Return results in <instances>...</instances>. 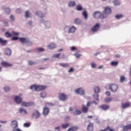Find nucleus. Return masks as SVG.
Returning <instances> with one entry per match:
<instances>
[{
    "instance_id": "3c124183",
    "label": "nucleus",
    "mask_w": 131,
    "mask_h": 131,
    "mask_svg": "<svg viewBox=\"0 0 131 131\" xmlns=\"http://www.w3.org/2000/svg\"><path fill=\"white\" fill-rule=\"evenodd\" d=\"M20 38L18 37H13L12 38V40H18Z\"/></svg>"
},
{
    "instance_id": "8fccbe9b",
    "label": "nucleus",
    "mask_w": 131,
    "mask_h": 131,
    "mask_svg": "<svg viewBox=\"0 0 131 131\" xmlns=\"http://www.w3.org/2000/svg\"><path fill=\"white\" fill-rule=\"evenodd\" d=\"M29 65H33V64H35V62H33L31 60L28 61Z\"/></svg>"
},
{
    "instance_id": "bf43d9fd",
    "label": "nucleus",
    "mask_w": 131,
    "mask_h": 131,
    "mask_svg": "<svg viewBox=\"0 0 131 131\" xmlns=\"http://www.w3.org/2000/svg\"><path fill=\"white\" fill-rule=\"evenodd\" d=\"M6 11L7 13L8 14H9V13H10V12L11 10H10V9L7 8V9H6Z\"/></svg>"
},
{
    "instance_id": "69168bd1",
    "label": "nucleus",
    "mask_w": 131,
    "mask_h": 131,
    "mask_svg": "<svg viewBox=\"0 0 131 131\" xmlns=\"http://www.w3.org/2000/svg\"><path fill=\"white\" fill-rule=\"evenodd\" d=\"M55 129H58V130H59V131H60V127H59V126L56 127H55Z\"/></svg>"
},
{
    "instance_id": "f03ea898",
    "label": "nucleus",
    "mask_w": 131,
    "mask_h": 131,
    "mask_svg": "<svg viewBox=\"0 0 131 131\" xmlns=\"http://www.w3.org/2000/svg\"><path fill=\"white\" fill-rule=\"evenodd\" d=\"M19 40L21 43H28L27 45V47H31V46L33 45L32 42L30 41L29 40V38H19Z\"/></svg>"
},
{
    "instance_id": "603ef678",
    "label": "nucleus",
    "mask_w": 131,
    "mask_h": 131,
    "mask_svg": "<svg viewBox=\"0 0 131 131\" xmlns=\"http://www.w3.org/2000/svg\"><path fill=\"white\" fill-rule=\"evenodd\" d=\"M106 128L107 129V131L108 130H109V131H114V130H113V129H111V128L109 126H107L106 127Z\"/></svg>"
},
{
    "instance_id": "ddd939ff",
    "label": "nucleus",
    "mask_w": 131,
    "mask_h": 131,
    "mask_svg": "<svg viewBox=\"0 0 131 131\" xmlns=\"http://www.w3.org/2000/svg\"><path fill=\"white\" fill-rule=\"evenodd\" d=\"M5 55H7V56H10L11 54H12V51H11V49L6 48L5 50Z\"/></svg>"
},
{
    "instance_id": "72a5a7b5",
    "label": "nucleus",
    "mask_w": 131,
    "mask_h": 131,
    "mask_svg": "<svg viewBox=\"0 0 131 131\" xmlns=\"http://www.w3.org/2000/svg\"><path fill=\"white\" fill-rule=\"evenodd\" d=\"M94 92L96 94H98V93H100V88H99V87L97 86L95 87L94 88Z\"/></svg>"
},
{
    "instance_id": "13d9d810",
    "label": "nucleus",
    "mask_w": 131,
    "mask_h": 131,
    "mask_svg": "<svg viewBox=\"0 0 131 131\" xmlns=\"http://www.w3.org/2000/svg\"><path fill=\"white\" fill-rule=\"evenodd\" d=\"M10 19L11 20H12V21H14V20H15V17H14L13 15H11Z\"/></svg>"
},
{
    "instance_id": "c9c22d12",
    "label": "nucleus",
    "mask_w": 131,
    "mask_h": 131,
    "mask_svg": "<svg viewBox=\"0 0 131 131\" xmlns=\"http://www.w3.org/2000/svg\"><path fill=\"white\" fill-rule=\"evenodd\" d=\"M105 101L106 103H109L110 102H111V101H112V99L109 97H107L105 99Z\"/></svg>"
},
{
    "instance_id": "c756f323",
    "label": "nucleus",
    "mask_w": 131,
    "mask_h": 131,
    "mask_svg": "<svg viewBox=\"0 0 131 131\" xmlns=\"http://www.w3.org/2000/svg\"><path fill=\"white\" fill-rule=\"evenodd\" d=\"M75 5H76L75 2H74V1H70L69 3V7H74Z\"/></svg>"
},
{
    "instance_id": "5fc2aeb1",
    "label": "nucleus",
    "mask_w": 131,
    "mask_h": 131,
    "mask_svg": "<svg viewBox=\"0 0 131 131\" xmlns=\"http://www.w3.org/2000/svg\"><path fill=\"white\" fill-rule=\"evenodd\" d=\"M12 35H14L15 36H17V35H19V33L14 32L12 33Z\"/></svg>"
},
{
    "instance_id": "1a4fd4ad",
    "label": "nucleus",
    "mask_w": 131,
    "mask_h": 131,
    "mask_svg": "<svg viewBox=\"0 0 131 131\" xmlns=\"http://www.w3.org/2000/svg\"><path fill=\"white\" fill-rule=\"evenodd\" d=\"M1 65L3 66V67H11L13 66L12 63H10L7 61H3L1 63Z\"/></svg>"
},
{
    "instance_id": "f704fd0d",
    "label": "nucleus",
    "mask_w": 131,
    "mask_h": 131,
    "mask_svg": "<svg viewBox=\"0 0 131 131\" xmlns=\"http://www.w3.org/2000/svg\"><path fill=\"white\" fill-rule=\"evenodd\" d=\"M76 9L77 11H81L82 10V7L81 6V5H77Z\"/></svg>"
},
{
    "instance_id": "20e7f679",
    "label": "nucleus",
    "mask_w": 131,
    "mask_h": 131,
    "mask_svg": "<svg viewBox=\"0 0 131 131\" xmlns=\"http://www.w3.org/2000/svg\"><path fill=\"white\" fill-rule=\"evenodd\" d=\"M107 86L108 87L109 90L113 93H116L117 90H118V86L115 84H108Z\"/></svg>"
},
{
    "instance_id": "0eeeda50",
    "label": "nucleus",
    "mask_w": 131,
    "mask_h": 131,
    "mask_svg": "<svg viewBox=\"0 0 131 131\" xmlns=\"http://www.w3.org/2000/svg\"><path fill=\"white\" fill-rule=\"evenodd\" d=\"M33 118L37 119L40 117V113L37 110H35L32 115Z\"/></svg>"
},
{
    "instance_id": "bb28decb",
    "label": "nucleus",
    "mask_w": 131,
    "mask_h": 131,
    "mask_svg": "<svg viewBox=\"0 0 131 131\" xmlns=\"http://www.w3.org/2000/svg\"><path fill=\"white\" fill-rule=\"evenodd\" d=\"M82 16H83L84 19L86 20V19H88V12H86V11H83Z\"/></svg>"
},
{
    "instance_id": "c85d7f7f",
    "label": "nucleus",
    "mask_w": 131,
    "mask_h": 131,
    "mask_svg": "<svg viewBox=\"0 0 131 131\" xmlns=\"http://www.w3.org/2000/svg\"><path fill=\"white\" fill-rule=\"evenodd\" d=\"M69 126H70V124L69 123H66L63 124L61 126V127L63 129L67 128V127H69Z\"/></svg>"
},
{
    "instance_id": "864d4df0",
    "label": "nucleus",
    "mask_w": 131,
    "mask_h": 131,
    "mask_svg": "<svg viewBox=\"0 0 131 131\" xmlns=\"http://www.w3.org/2000/svg\"><path fill=\"white\" fill-rule=\"evenodd\" d=\"M37 51H38V52H43L45 49L43 48H38Z\"/></svg>"
},
{
    "instance_id": "e433bc0d",
    "label": "nucleus",
    "mask_w": 131,
    "mask_h": 131,
    "mask_svg": "<svg viewBox=\"0 0 131 131\" xmlns=\"http://www.w3.org/2000/svg\"><path fill=\"white\" fill-rule=\"evenodd\" d=\"M41 98H46L47 97V93L46 92H42L40 94Z\"/></svg>"
},
{
    "instance_id": "58836bf2",
    "label": "nucleus",
    "mask_w": 131,
    "mask_h": 131,
    "mask_svg": "<svg viewBox=\"0 0 131 131\" xmlns=\"http://www.w3.org/2000/svg\"><path fill=\"white\" fill-rule=\"evenodd\" d=\"M25 16H26V18H29L30 17V13L28 11L26 12Z\"/></svg>"
},
{
    "instance_id": "f257e3e1",
    "label": "nucleus",
    "mask_w": 131,
    "mask_h": 131,
    "mask_svg": "<svg viewBox=\"0 0 131 131\" xmlns=\"http://www.w3.org/2000/svg\"><path fill=\"white\" fill-rule=\"evenodd\" d=\"M30 90H34L36 92H41V91H45L47 89L46 86L40 85H32L30 88Z\"/></svg>"
},
{
    "instance_id": "a211bd4d",
    "label": "nucleus",
    "mask_w": 131,
    "mask_h": 131,
    "mask_svg": "<svg viewBox=\"0 0 131 131\" xmlns=\"http://www.w3.org/2000/svg\"><path fill=\"white\" fill-rule=\"evenodd\" d=\"M100 108L102 109V110L106 111V110H108V109H109V106L104 104V105L100 106Z\"/></svg>"
},
{
    "instance_id": "473e14b6",
    "label": "nucleus",
    "mask_w": 131,
    "mask_h": 131,
    "mask_svg": "<svg viewBox=\"0 0 131 131\" xmlns=\"http://www.w3.org/2000/svg\"><path fill=\"white\" fill-rule=\"evenodd\" d=\"M111 66H117L118 65V61H112Z\"/></svg>"
},
{
    "instance_id": "49530a36",
    "label": "nucleus",
    "mask_w": 131,
    "mask_h": 131,
    "mask_svg": "<svg viewBox=\"0 0 131 131\" xmlns=\"http://www.w3.org/2000/svg\"><path fill=\"white\" fill-rule=\"evenodd\" d=\"M75 56H76L77 58H80V57H81V55L77 52L75 54Z\"/></svg>"
},
{
    "instance_id": "6ab92c4d",
    "label": "nucleus",
    "mask_w": 131,
    "mask_h": 131,
    "mask_svg": "<svg viewBox=\"0 0 131 131\" xmlns=\"http://www.w3.org/2000/svg\"><path fill=\"white\" fill-rule=\"evenodd\" d=\"M76 28L74 26H73V27H72L70 29V30H69L68 33H73V32H75V31H76Z\"/></svg>"
},
{
    "instance_id": "4d7b16f0",
    "label": "nucleus",
    "mask_w": 131,
    "mask_h": 131,
    "mask_svg": "<svg viewBox=\"0 0 131 131\" xmlns=\"http://www.w3.org/2000/svg\"><path fill=\"white\" fill-rule=\"evenodd\" d=\"M73 71H74V70L72 68H71V69L69 70L68 72H73Z\"/></svg>"
},
{
    "instance_id": "412c9836",
    "label": "nucleus",
    "mask_w": 131,
    "mask_h": 131,
    "mask_svg": "<svg viewBox=\"0 0 131 131\" xmlns=\"http://www.w3.org/2000/svg\"><path fill=\"white\" fill-rule=\"evenodd\" d=\"M122 107L123 108H127V107H130V103H125L122 104Z\"/></svg>"
},
{
    "instance_id": "5701e85b",
    "label": "nucleus",
    "mask_w": 131,
    "mask_h": 131,
    "mask_svg": "<svg viewBox=\"0 0 131 131\" xmlns=\"http://www.w3.org/2000/svg\"><path fill=\"white\" fill-rule=\"evenodd\" d=\"M123 129L124 131H127L128 129H131V124L124 126L123 127Z\"/></svg>"
},
{
    "instance_id": "c03bdc74",
    "label": "nucleus",
    "mask_w": 131,
    "mask_h": 131,
    "mask_svg": "<svg viewBox=\"0 0 131 131\" xmlns=\"http://www.w3.org/2000/svg\"><path fill=\"white\" fill-rule=\"evenodd\" d=\"M125 80V77L124 76H121L120 79V82H123Z\"/></svg>"
},
{
    "instance_id": "cd10ccee",
    "label": "nucleus",
    "mask_w": 131,
    "mask_h": 131,
    "mask_svg": "<svg viewBox=\"0 0 131 131\" xmlns=\"http://www.w3.org/2000/svg\"><path fill=\"white\" fill-rule=\"evenodd\" d=\"M12 125L14 126V128L18 127V122L16 120H14L12 121Z\"/></svg>"
},
{
    "instance_id": "0e129e2a",
    "label": "nucleus",
    "mask_w": 131,
    "mask_h": 131,
    "mask_svg": "<svg viewBox=\"0 0 131 131\" xmlns=\"http://www.w3.org/2000/svg\"><path fill=\"white\" fill-rule=\"evenodd\" d=\"M5 26H8V23L7 22H4V23Z\"/></svg>"
},
{
    "instance_id": "338daca9",
    "label": "nucleus",
    "mask_w": 131,
    "mask_h": 131,
    "mask_svg": "<svg viewBox=\"0 0 131 131\" xmlns=\"http://www.w3.org/2000/svg\"><path fill=\"white\" fill-rule=\"evenodd\" d=\"M69 111H73V108H72V107H70L69 108Z\"/></svg>"
},
{
    "instance_id": "2f4dec72",
    "label": "nucleus",
    "mask_w": 131,
    "mask_h": 131,
    "mask_svg": "<svg viewBox=\"0 0 131 131\" xmlns=\"http://www.w3.org/2000/svg\"><path fill=\"white\" fill-rule=\"evenodd\" d=\"M59 65L60 66H61V67H64V68L69 67V65L68 63H59Z\"/></svg>"
},
{
    "instance_id": "e2e57ef3",
    "label": "nucleus",
    "mask_w": 131,
    "mask_h": 131,
    "mask_svg": "<svg viewBox=\"0 0 131 131\" xmlns=\"http://www.w3.org/2000/svg\"><path fill=\"white\" fill-rule=\"evenodd\" d=\"M21 12V9H17L16 10V13H20Z\"/></svg>"
},
{
    "instance_id": "39448f33",
    "label": "nucleus",
    "mask_w": 131,
    "mask_h": 131,
    "mask_svg": "<svg viewBox=\"0 0 131 131\" xmlns=\"http://www.w3.org/2000/svg\"><path fill=\"white\" fill-rule=\"evenodd\" d=\"M93 16L94 18H100V19H105L104 16L103 15V13H101L99 11H96L95 12H94Z\"/></svg>"
},
{
    "instance_id": "7ed1b4c3",
    "label": "nucleus",
    "mask_w": 131,
    "mask_h": 131,
    "mask_svg": "<svg viewBox=\"0 0 131 131\" xmlns=\"http://www.w3.org/2000/svg\"><path fill=\"white\" fill-rule=\"evenodd\" d=\"M112 12L110 7H104V10L102 13V15L104 16V18H107L108 15H110Z\"/></svg>"
},
{
    "instance_id": "2eb2a0df",
    "label": "nucleus",
    "mask_w": 131,
    "mask_h": 131,
    "mask_svg": "<svg viewBox=\"0 0 131 131\" xmlns=\"http://www.w3.org/2000/svg\"><path fill=\"white\" fill-rule=\"evenodd\" d=\"M56 47V44L54 43H51L48 46V48L49 50H53V49H55Z\"/></svg>"
},
{
    "instance_id": "a18cd8bd",
    "label": "nucleus",
    "mask_w": 131,
    "mask_h": 131,
    "mask_svg": "<svg viewBox=\"0 0 131 131\" xmlns=\"http://www.w3.org/2000/svg\"><path fill=\"white\" fill-rule=\"evenodd\" d=\"M24 127H29L30 126V123H25L24 124Z\"/></svg>"
},
{
    "instance_id": "4468645a",
    "label": "nucleus",
    "mask_w": 131,
    "mask_h": 131,
    "mask_svg": "<svg viewBox=\"0 0 131 131\" xmlns=\"http://www.w3.org/2000/svg\"><path fill=\"white\" fill-rule=\"evenodd\" d=\"M88 129L89 131H93L94 129V124H93V123H90L89 125H88Z\"/></svg>"
},
{
    "instance_id": "6e6552de",
    "label": "nucleus",
    "mask_w": 131,
    "mask_h": 131,
    "mask_svg": "<svg viewBox=\"0 0 131 131\" xmlns=\"http://www.w3.org/2000/svg\"><path fill=\"white\" fill-rule=\"evenodd\" d=\"M99 28H100V24H97L91 29V30L93 32H96L99 30Z\"/></svg>"
},
{
    "instance_id": "6e6d98bb",
    "label": "nucleus",
    "mask_w": 131,
    "mask_h": 131,
    "mask_svg": "<svg viewBox=\"0 0 131 131\" xmlns=\"http://www.w3.org/2000/svg\"><path fill=\"white\" fill-rule=\"evenodd\" d=\"M105 94L106 95V96H110L111 95V93H110V92L109 91H106L105 92Z\"/></svg>"
},
{
    "instance_id": "f8f14e48",
    "label": "nucleus",
    "mask_w": 131,
    "mask_h": 131,
    "mask_svg": "<svg viewBox=\"0 0 131 131\" xmlns=\"http://www.w3.org/2000/svg\"><path fill=\"white\" fill-rule=\"evenodd\" d=\"M76 93L78 95H84V90L82 88H79L76 91Z\"/></svg>"
},
{
    "instance_id": "09e8293b",
    "label": "nucleus",
    "mask_w": 131,
    "mask_h": 131,
    "mask_svg": "<svg viewBox=\"0 0 131 131\" xmlns=\"http://www.w3.org/2000/svg\"><path fill=\"white\" fill-rule=\"evenodd\" d=\"M91 67L92 68H96V67H97V65H96V63H95V62H92L91 63Z\"/></svg>"
},
{
    "instance_id": "f3484780",
    "label": "nucleus",
    "mask_w": 131,
    "mask_h": 131,
    "mask_svg": "<svg viewBox=\"0 0 131 131\" xmlns=\"http://www.w3.org/2000/svg\"><path fill=\"white\" fill-rule=\"evenodd\" d=\"M21 106H24L25 107H29V106H31V103L24 101L21 103Z\"/></svg>"
},
{
    "instance_id": "79ce46f5",
    "label": "nucleus",
    "mask_w": 131,
    "mask_h": 131,
    "mask_svg": "<svg viewBox=\"0 0 131 131\" xmlns=\"http://www.w3.org/2000/svg\"><path fill=\"white\" fill-rule=\"evenodd\" d=\"M94 99L96 101H99V95L97 94V95H94Z\"/></svg>"
},
{
    "instance_id": "7c9ffc66",
    "label": "nucleus",
    "mask_w": 131,
    "mask_h": 131,
    "mask_svg": "<svg viewBox=\"0 0 131 131\" xmlns=\"http://www.w3.org/2000/svg\"><path fill=\"white\" fill-rule=\"evenodd\" d=\"M75 24H77L78 25H79V24H81V20H80L78 18H76L75 20Z\"/></svg>"
},
{
    "instance_id": "052dcab7",
    "label": "nucleus",
    "mask_w": 131,
    "mask_h": 131,
    "mask_svg": "<svg viewBox=\"0 0 131 131\" xmlns=\"http://www.w3.org/2000/svg\"><path fill=\"white\" fill-rule=\"evenodd\" d=\"M92 104V103H91V102H88L87 103V107H90V106H91V105Z\"/></svg>"
},
{
    "instance_id": "9d476101",
    "label": "nucleus",
    "mask_w": 131,
    "mask_h": 131,
    "mask_svg": "<svg viewBox=\"0 0 131 131\" xmlns=\"http://www.w3.org/2000/svg\"><path fill=\"white\" fill-rule=\"evenodd\" d=\"M14 101L16 104H20L22 102V98L20 96H16L14 98Z\"/></svg>"
},
{
    "instance_id": "dca6fc26",
    "label": "nucleus",
    "mask_w": 131,
    "mask_h": 131,
    "mask_svg": "<svg viewBox=\"0 0 131 131\" xmlns=\"http://www.w3.org/2000/svg\"><path fill=\"white\" fill-rule=\"evenodd\" d=\"M78 129V127L74 126L69 128L67 131H76Z\"/></svg>"
},
{
    "instance_id": "774afa93",
    "label": "nucleus",
    "mask_w": 131,
    "mask_h": 131,
    "mask_svg": "<svg viewBox=\"0 0 131 131\" xmlns=\"http://www.w3.org/2000/svg\"><path fill=\"white\" fill-rule=\"evenodd\" d=\"M87 118H93V116H89L87 117Z\"/></svg>"
},
{
    "instance_id": "a878e982",
    "label": "nucleus",
    "mask_w": 131,
    "mask_h": 131,
    "mask_svg": "<svg viewBox=\"0 0 131 131\" xmlns=\"http://www.w3.org/2000/svg\"><path fill=\"white\" fill-rule=\"evenodd\" d=\"M19 112H20V113H21L22 114H27V112L26 111V110H24L22 107H21L19 109Z\"/></svg>"
},
{
    "instance_id": "423d86ee",
    "label": "nucleus",
    "mask_w": 131,
    "mask_h": 131,
    "mask_svg": "<svg viewBox=\"0 0 131 131\" xmlns=\"http://www.w3.org/2000/svg\"><path fill=\"white\" fill-rule=\"evenodd\" d=\"M59 100L61 101H66L67 100V96L65 95L64 93H60L58 95Z\"/></svg>"
},
{
    "instance_id": "393cba45",
    "label": "nucleus",
    "mask_w": 131,
    "mask_h": 131,
    "mask_svg": "<svg viewBox=\"0 0 131 131\" xmlns=\"http://www.w3.org/2000/svg\"><path fill=\"white\" fill-rule=\"evenodd\" d=\"M0 43L2 45V46H6L7 43V40H4L3 38L0 37Z\"/></svg>"
},
{
    "instance_id": "aec40b11",
    "label": "nucleus",
    "mask_w": 131,
    "mask_h": 131,
    "mask_svg": "<svg viewBox=\"0 0 131 131\" xmlns=\"http://www.w3.org/2000/svg\"><path fill=\"white\" fill-rule=\"evenodd\" d=\"M82 110L84 113H86L89 111V108L85 105H82Z\"/></svg>"
},
{
    "instance_id": "4c0bfd02",
    "label": "nucleus",
    "mask_w": 131,
    "mask_h": 131,
    "mask_svg": "<svg viewBox=\"0 0 131 131\" xmlns=\"http://www.w3.org/2000/svg\"><path fill=\"white\" fill-rule=\"evenodd\" d=\"M5 36L6 37H11L12 34H10L8 32H6L5 33Z\"/></svg>"
},
{
    "instance_id": "4be33fe9",
    "label": "nucleus",
    "mask_w": 131,
    "mask_h": 131,
    "mask_svg": "<svg viewBox=\"0 0 131 131\" xmlns=\"http://www.w3.org/2000/svg\"><path fill=\"white\" fill-rule=\"evenodd\" d=\"M36 14L40 18H43V17H45V15H43V14H42V13H41V12L40 11H37Z\"/></svg>"
},
{
    "instance_id": "9b49d317",
    "label": "nucleus",
    "mask_w": 131,
    "mask_h": 131,
    "mask_svg": "<svg viewBox=\"0 0 131 131\" xmlns=\"http://www.w3.org/2000/svg\"><path fill=\"white\" fill-rule=\"evenodd\" d=\"M50 112V108L47 106H45L43 109V114L44 115H48Z\"/></svg>"
},
{
    "instance_id": "680f3d73",
    "label": "nucleus",
    "mask_w": 131,
    "mask_h": 131,
    "mask_svg": "<svg viewBox=\"0 0 131 131\" xmlns=\"http://www.w3.org/2000/svg\"><path fill=\"white\" fill-rule=\"evenodd\" d=\"M12 131H22V130H21V129L19 128H17V129H13Z\"/></svg>"
},
{
    "instance_id": "a19ab883",
    "label": "nucleus",
    "mask_w": 131,
    "mask_h": 131,
    "mask_svg": "<svg viewBox=\"0 0 131 131\" xmlns=\"http://www.w3.org/2000/svg\"><path fill=\"white\" fill-rule=\"evenodd\" d=\"M4 90L5 92H9L10 90H11V89L10 88V87L5 86Z\"/></svg>"
},
{
    "instance_id": "ea45409f",
    "label": "nucleus",
    "mask_w": 131,
    "mask_h": 131,
    "mask_svg": "<svg viewBox=\"0 0 131 131\" xmlns=\"http://www.w3.org/2000/svg\"><path fill=\"white\" fill-rule=\"evenodd\" d=\"M116 19H120V18H122V17H123V15H122V14H118L116 15Z\"/></svg>"
},
{
    "instance_id": "b1692460",
    "label": "nucleus",
    "mask_w": 131,
    "mask_h": 131,
    "mask_svg": "<svg viewBox=\"0 0 131 131\" xmlns=\"http://www.w3.org/2000/svg\"><path fill=\"white\" fill-rule=\"evenodd\" d=\"M73 115H79L81 114V111L80 110H76L73 113Z\"/></svg>"
},
{
    "instance_id": "de8ad7c7",
    "label": "nucleus",
    "mask_w": 131,
    "mask_h": 131,
    "mask_svg": "<svg viewBox=\"0 0 131 131\" xmlns=\"http://www.w3.org/2000/svg\"><path fill=\"white\" fill-rule=\"evenodd\" d=\"M75 50H77V48L73 46L71 48V51H72V52H74V51H75Z\"/></svg>"
},
{
    "instance_id": "37998d69",
    "label": "nucleus",
    "mask_w": 131,
    "mask_h": 131,
    "mask_svg": "<svg viewBox=\"0 0 131 131\" xmlns=\"http://www.w3.org/2000/svg\"><path fill=\"white\" fill-rule=\"evenodd\" d=\"M60 55H61L60 53L54 54L53 55V58H57L58 59H59V57H60Z\"/></svg>"
}]
</instances>
